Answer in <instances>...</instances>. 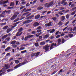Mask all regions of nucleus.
<instances>
[{
  "mask_svg": "<svg viewBox=\"0 0 76 76\" xmlns=\"http://www.w3.org/2000/svg\"><path fill=\"white\" fill-rule=\"evenodd\" d=\"M10 67V66L9 64H7L5 65V67H6V69H9Z\"/></svg>",
  "mask_w": 76,
  "mask_h": 76,
  "instance_id": "bb28decb",
  "label": "nucleus"
},
{
  "mask_svg": "<svg viewBox=\"0 0 76 76\" xmlns=\"http://www.w3.org/2000/svg\"><path fill=\"white\" fill-rule=\"evenodd\" d=\"M5 74V72H4L2 73H1V74H0V76H2L3 75H4Z\"/></svg>",
  "mask_w": 76,
  "mask_h": 76,
  "instance_id": "ea45409f",
  "label": "nucleus"
},
{
  "mask_svg": "<svg viewBox=\"0 0 76 76\" xmlns=\"http://www.w3.org/2000/svg\"><path fill=\"white\" fill-rule=\"evenodd\" d=\"M37 0H35L34 1H33V4H35V3H36V2H37Z\"/></svg>",
  "mask_w": 76,
  "mask_h": 76,
  "instance_id": "4d7b16f0",
  "label": "nucleus"
},
{
  "mask_svg": "<svg viewBox=\"0 0 76 76\" xmlns=\"http://www.w3.org/2000/svg\"><path fill=\"white\" fill-rule=\"evenodd\" d=\"M57 45V44L56 43H55L54 44V43H53L51 45V46L50 48V50H51V49H53V47L54 46H56Z\"/></svg>",
  "mask_w": 76,
  "mask_h": 76,
  "instance_id": "6e6552de",
  "label": "nucleus"
},
{
  "mask_svg": "<svg viewBox=\"0 0 76 76\" xmlns=\"http://www.w3.org/2000/svg\"><path fill=\"white\" fill-rule=\"evenodd\" d=\"M75 13H76V12L74 11L72 12L71 15H75Z\"/></svg>",
  "mask_w": 76,
  "mask_h": 76,
  "instance_id": "e433bc0d",
  "label": "nucleus"
},
{
  "mask_svg": "<svg viewBox=\"0 0 76 76\" xmlns=\"http://www.w3.org/2000/svg\"><path fill=\"white\" fill-rule=\"evenodd\" d=\"M69 21H68L67 22H66V23L65 24V26H66L67 25H68V24H69Z\"/></svg>",
  "mask_w": 76,
  "mask_h": 76,
  "instance_id": "8fccbe9b",
  "label": "nucleus"
},
{
  "mask_svg": "<svg viewBox=\"0 0 76 76\" xmlns=\"http://www.w3.org/2000/svg\"><path fill=\"white\" fill-rule=\"evenodd\" d=\"M6 23H1V25H4L5 24H6Z\"/></svg>",
  "mask_w": 76,
  "mask_h": 76,
  "instance_id": "774afa93",
  "label": "nucleus"
},
{
  "mask_svg": "<svg viewBox=\"0 0 76 76\" xmlns=\"http://www.w3.org/2000/svg\"><path fill=\"white\" fill-rule=\"evenodd\" d=\"M7 35L6 34L4 36H3L2 37V38H1V39H4V38H7Z\"/></svg>",
  "mask_w": 76,
  "mask_h": 76,
  "instance_id": "ddd939ff",
  "label": "nucleus"
},
{
  "mask_svg": "<svg viewBox=\"0 0 76 76\" xmlns=\"http://www.w3.org/2000/svg\"><path fill=\"white\" fill-rule=\"evenodd\" d=\"M15 6V4H14V3L11 2L10 4V6Z\"/></svg>",
  "mask_w": 76,
  "mask_h": 76,
  "instance_id": "393cba45",
  "label": "nucleus"
},
{
  "mask_svg": "<svg viewBox=\"0 0 76 76\" xmlns=\"http://www.w3.org/2000/svg\"><path fill=\"white\" fill-rule=\"evenodd\" d=\"M64 72V70H63V69H61V70H60V72H59V73H58V75H60V73H61L62 72Z\"/></svg>",
  "mask_w": 76,
  "mask_h": 76,
  "instance_id": "7c9ffc66",
  "label": "nucleus"
},
{
  "mask_svg": "<svg viewBox=\"0 0 76 76\" xmlns=\"http://www.w3.org/2000/svg\"><path fill=\"white\" fill-rule=\"evenodd\" d=\"M32 10L31 9H28L25 11V12H29V11H31Z\"/></svg>",
  "mask_w": 76,
  "mask_h": 76,
  "instance_id": "c756f323",
  "label": "nucleus"
},
{
  "mask_svg": "<svg viewBox=\"0 0 76 76\" xmlns=\"http://www.w3.org/2000/svg\"><path fill=\"white\" fill-rule=\"evenodd\" d=\"M13 70L11 69H9L8 70H7V72H12V71Z\"/></svg>",
  "mask_w": 76,
  "mask_h": 76,
  "instance_id": "37998d69",
  "label": "nucleus"
},
{
  "mask_svg": "<svg viewBox=\"0 0 76 76\" xmlns=\"http://www.w3.org/2000/svg\"><path fill=\"white\" fill-rule=\"evenodd\" d=\"M23 8H25V6H21L20 7V10H22V9H23Z\"/></svg>",
  "mask_w": 76,
  "mask_h": 76,
  "instance_id": "79ce46f5",
  "label": "nucleus"
},
{
  "mask_svg": "<svg viewBox=\"0 0 76 76\" xmlns=\"http://www.w3.org/2000/svg\"><path fill=\"white\" fill-rule=\"evenodd\" d=\"M37 32L38 33H39V32H41V30H39L37 31Z\"/></svg>",
  "mask_w": 76,
  "mask_h": 76,
  "instance_id": "13d9d810",
  "label": "nucleus"
},
{
  "mask_svg": "<svg viewBox=\"0 0 76 76\" xmlns=\"http://www.w3.org/2000/svg\"><path fill=\"white\" fill-rule=\"evenodd\" d=\"M39 53H40L39 52H38L36 55V56H35L36 57H37V56H38L39 55Z\"/></svg>",
  "mask_w": 76,
  "mask_h": 76,
  "instance_id": "c03bdc74",
  "label": "nucleus"
},
{
  "mask_svg": "<svg viewBox=\"0 0 76 76\" xmlns=\"http://www.w3.org/2000/svg\"><path fill=\"white\" fill-rule=\"evenodd\" d=\"M34 37V35H29L27 36L25 38L24 40L25 41H27V40L28 39V38H31V37Z\"/></svg>",
  "mask_w": 76,
  "mask_h": 76,
  "instance_id": "20e7f679",
  "label": "nucleus"
},
{
  "mask_svg": "<svg viewBox=\"0 0 76 76\" xmlns=\"http://www.w3.org/2000/svg\"><path fill=\"white\" fill-rule=\"evenodd\" d=\"M66 19H69V14H67L66 15Z\"/></svg>",
  "mask_w": 76,
  "mask_h": 76,
  "instance_id": "f704fd0d",
  "label": "nucleus"
},
{
  "mask_svg": "<svg viewBox=\"0 0 76 76\" xmlns=\"http://www.w3.org/2000/svg\"><path fill=\"white\" fill-rule=\"evenodd\" d=\"M50 37V35L49 34H46L43 37V38L44 39H46L47 38H48Z\"/></svg>",
  "mask_w": 76,
  "mask_h": 76,
  "instance_id": "1a4fd4ad",
  "label": "nucleus"
},
{
  "mask_svg": "<svg viewBox=\"0 0 76 76\" xmlns=\"http://www.w3.org/2000/svg\"><path fill=\"white\" fill-rule=\"evenodd\" d=\"M23 29V28H20V29H19V30H18V32H22Z\"/></svg>",
  "mask_w": 76,
  "mask_h": 76,
  "instance_id": "72a5a7b5",
  "label": "nucleus"
},
{
  "mask_svg": "<svg viewBox=\"0 0 76 76\" xmlns=\"http://www.w3.org/2000/svg\"><path fill=\"white\" fill-rule=\"evenodd\" d=\"M50 47V46L48 45H45V46L43 47V49H45V50L46 51H47L48 50H49V48Z\"/></svg>",
  "mask_w": 76,
  "mask_h": 76,
  "instance_id": "39448f33",
  "label": "nucleus"
},
{
  "mask_svg": "<svg viewBox=\"0 0 76 76\" xmlns=\"http://www.w3.org/2000/svg\"><path fill=\"white\" fill-rule=\"evenodd\" d=\"M25 49V47H21V48H20V50H24Z\"/></svg>",
  "mask_w": 76,
  "mask_h": 76,
  "instance_id": "58836bf2",
  "label": "nucleus"
},
{
  "mask_svg": "<svg viewBox=\"0 0 76 76\" xmlns=\"http://www.w3.org/2000/svg\"><path fill=\"white\" fill-rule=\"evenodd\" d=\"M76 9V7H74V8L72 9L71 10V11H73V10H75V9Z\"/></svg>",
  "mask_w": 76,
  "mask_h": 76,
  "instance_id": "bf43d9fd",
  "label": "nucleus"
},
{
  "mask_svg": "<svg viewBox=\"0 0 76 76\" xmlns=\"http://www.w3.org/2000/svg\"><path fill=\"white\" fill-rule=\"evenodd\" d=\"M4 4V1H1L0 2V4L1 5V4Z\"/></svg>",
  "mask_w": 76,
  "mask_h": 76,
  "instance_id": "473e14b6",
  "label": "nucleus"
},
{
  "mask_svg": "<svg viewBox=\"0 0 76 76\" xmlns=\"http://www.w3.org/2000/svg\"><path fill=\"white\" fill-rule=\"evenodd\" d=\"M33 16H30L28 18V19H31V18H32Z\"/></svg>",
  "mask_w": 76,
  "mask_h": 76,
  "instance_id": "052dcab7",
  "label": "nucleus"
},
{
  "mask_svg": "<svg viewBox=\"0 0 76 76\" xmlns=\"http://www.w3.org/2000/svg\"><path fill=\"white\" fill-rule=\"evenodd\" d=\"M27 51L25 50H23V51H22L21 52V53H25L26 52H27Z\"/></svg>",
  "mask_w": 76,
  "mask_h": 76,
  "instance_id": "4c0bfd02",
  "label": "nucleus"
},
{
  "mask_svg": "<svg viewBox=\"0 0 76 76\" xmlns=\"http://www.w3.org/2000/svg\"><path fill=\"white\" fill-rule=\"evenodd\" d=\"M35 46H36V47H38L39 46V45H38V43L37 42L35 44Z\"/></svg>",
  "mask_w": 76,
  "mask_h": 76,
  "instance_id": "a19ab883",
  "label": "nucleus"
},
{
  "mask_svg": "<svg viewBox=\"0 0 76 76\" xmlns=\"http://www.w3.org/2000/svg\"><path fill=\"white\" fill-rule=\"evenodd\" d=\"M56 32V30L54 29H53L50 31V34H52V33H54V32Z\"/></svg>",
  "mask_w": 76,
  "mask_h": 76,
  "instance_id": "a211bd4d",
  "label": "nucleus"
},
{
  "mask_svg": "<svg viewBox=\"0 0 76 76\" xmlns=\"http://www.w3.org/2000/svg\"><path fill=\"white\" fill-rule=\"evenodd\" d=\"M64 41H65L64 39H62V43H64Z\"/></svg>",
  "mask_w": 76,
  "mask_h": 76,
  "instance_id": "6e6d98bb",
  "label": "nucleus"
},
{
  "mask_svg": "<svg viewBox=\"0 0 76 76\" xmlns=\"http://www.w3.org/2000/svg\"><path fill=\"white\" fill-rule=\"evenodd\" d=\"M40 18V15H37L35 17V19H39Z\"/></svg>",
  "mask_w": 76,
  "mask_h": 76,
  "instance_id": "f3484780",
  "label": "nucleus"
},
{
  "mask_svg": "<svg viewBox=\"0 0 76 76\" xmlns=\"http://www.w3.org/2000/svg\"><path fill=\"white\" fill-rule=\"evenodd\" d=\"M2 17H4V15L3 13H2L0 15V18H2Z\"/></svg>",
  "mask_w": 76,
  "mask_h": 76,
  "instance_id": "cd10ccee",
  "label": "nucleus"
},
{
  "mask_svg": "<svg viewBox=\"0 0 76 76\" xmlns=\"http://www.w3.org/2000/svg\"><path fill=\"white\" fill-rule=\"evenodd\" d=\"M39 25V23L36 22L34 23V26H38Z\"/></svg>",
  "mask_w": 76,
  "mask_h": 76,
  "instance_id": "f8f14e48",
  "label": "nucleus"
},
{
  "mask_svg": "<svg viewBox=\"0 0 76 76\" xmlns=\"http://www.w3.org/2000/svg\"><path fill=\"white\" fill-rule=\"evenodd\" d=\"M61 32H59V31H58L55 33V35H58H58H60V34H61Z\"/></svg>",
  "mask_w": 76,
  "mask_h": 76,
  "instance_id": "4468645a",
  "label": "nucleus"
},
{
  "mask_svg": "<svg viewBox=\"0 0 76 76\" xmlns=\"http://www.w3.org/2000/svg\"><path fill=\"white\" fill-rule=\"evenodd\" d=\"M9 1L7 0L6 1H4V4H6V3H8V2Z\"/></svg>",
  "mask_w": 76,
  "mask_h": 76,
  "instance_id": "680f3d73",
  "label": "nucleus"
},
{
  "mask_svg": "<svg viewBox=\"0 0 76 76\" xmlns=\"http://www.w3.org/2000/svg\"><path fill=\"white\" fill-rule=\"evenodd\" d=\"M76 20H74L72 22V23H76Z\"/></svg>",
  "mask_w": 76,
  "mask_h": 76,
  "instance_id": "338daca9",
  "label": "nucleus"
},
{
  "mask_svg": "<svg viewBox=\"0 0 76 76\" xmlns=\"http://www.w3.org/2000/svg\"><path fill=\"white\" fill-rule=\"evenodd\" d=\"M13 7H8L7 8L8 9H13Z\"/></svg>",
  "mask_w": 76,
  "mask_h": 76,
  "instance_id": "69168bd1",
  "label": "nucleus"
},
{
  "mask_svg": "<svg viewBox=\"0 0 76 76\" xmlns=\"http://www.w3.org/2000/svg\"><path fill=\"white\" fill-rule=\"evenodd\" d=\"M5 47H6L5 45H2V46H1V48L2 49L5 48Z\"/></svg>",
  "mask_w": 76,
  "mask_h": 76,
  "instance_id": "c9c22d12",
  "label": "nucleus"
},
{
  "mask_svg": "<svg viewBox=\"0 0 76 76\" xmlns=\"http://www.w3.org/2000/svg\"><path fill=\"white\" fill-rule=\"evenodd\" d=\"M10 47H8L7 48L5 49V51H9V50H10Z\"/></svg>",
  "mask_w": 76,
  "mask_h": 76,
  "instance_id": "dca6fc26",
  "label": "nucleus"
},
{
  "mask_svg": "<svg viewBox=\"0 0 76 76\" xmlns=\"http://www.w3.org/2000/svg\"><path fill=\"white\" fill-rule=\"evenodd\" d=\"M41 29V27L40 26H39L38 27H37V30L38 29Z\"/></svg>",
  "mask_w": 76,
  "mask_h": 76,
  "instance_id": "a18cd8bd",
  "label": "nucleus"
},
{
  "mask_svg": "<svg viewBox=\"0 0 76 76\" xmlns=\"http://www.w3.org/2000/svg\"><path fill=\"white\" fill-rule=\"evenodd\" d=\"M43 7H39L37 8V9L38 10H41L43 9Z\"/></svg>",
  "mask_w": 76,
  "mask_h": 76,
  "instance_id": "2eb2a0df",
  "label": "nucleus"
},
{
  "mask_svg": "<svg viewBox=\"0 0 76 76\" xmlns=\"http://www.w3.org/2000/svg\"><path fill=\"white\" fill-rule=\"evenodd\" d=\"M35 33H36V32L35 31H33L32 32V34H35Z\"/></svg>",
  "mask_w": 76,
  "mask_h": 76,
  "instance_id": "e2e57ef3",
  "label": "nucleus"
},
{
  "mask_svg": "<svg viewBox=\"0 0 76 76\" xmlns=\"http://www.w3.org/2000/svg\"><path fill=\"white\" fill-rule=\"evenodd\" d=\"M14 61L16 64H18V63H19V61L18 60H15Z\"/></svg>",
  "mask_w": 76,
  "mask_h": 76,
  "instance_id": "2f4dec72",
  "label": "nucleus"
},
{
  "mask_svg": "<svg viewBox=\"0 0 76 76\" xmlns=\"http://www.w3.org/2000/svg\"><path fill=\"white\" fill-rule=\"evenodd\" d=\"M66 1V0H63L61 2V4H62L64 3V2Z\"/></svg>",
  "mask_w": 76,
  "mask_h": 76,
  "instance_id": "603ef678",
  "label": "nucleus"
},
{
  "mask_svg": "<svg viewBox=\"0 0 76 76\" xmlns=\"http://www.w3.org/2000/svg\"><path fill=\"white\" fill-rule=\"evenodd\" d=\"M19 13L17 12L16 13V15H14L11 18V20H14V19H16V17H17V15H19Z\"/></svg>",
  "mask_w": 76,
  "mask_h": 76,
  "instance_id": "f03ea898",
  "label": "nucleus"
},
{
  "mask_svg": "<svg viewBox=\"0 0 76 76\" xmlns=\"http://www.w3.org/2000/svg\"><path fill=\"white\" fill-rule=\"evenodd\" d=\"M60 37V35H58L56 37V38H59V37Z\"/></svg>",
  "mask_w": 76,
  "mask_h": 76,
  "instance_id": "3c124183",
  "label": "nucleus"
},
{
  "mask_svg": "<svg viewBox=\"0 0 76 76\" xmlns=\"http://www.w3.org/2000/svg\"><path fill=\"white\" fill-rule=\"evenodd\" d=\"M58 45H60V43L61 42V39H58Z\"/></svg>",
  "mask_w": 76,
  "mask_h": 76,
  "instance_id": "aec40b11",
  "label": "nucleus"
},
{
  "mask_svg": "<svg viewBox=\"0 0 76 76\" xmlns=\"http://www.w3.org/2000/svg\"><path fill=\"white\" fill-rule=\"evenodd\" d=\"M17 47H18L17 45H12V47H13L14 48H17Z\"/></svg>",
  "mask_w": 76,
  "mask_h": 76,
  "instance_id": "c85d7f7f",
  "label": "nucleus"
},
{
  "mask_svg": "<svg viewBox=\"0 0 76 76\" xmlns=\"http://www.w3.org/2000/svg\"><path fill=\"white\" fill-rule=\"evenodd\" d=\"M27 63V62H25L24 61L23 62L20 63L19 64L15 66L14 68L15 69H17V68H18V67H19L22 66H23V65H24V64H25Z\"/></svg>",
  "mask_w": 76,
  "mask_h": 76,
  "instance_id": "f257e3e1",
  "label": "nucleus"
},
{
  "mask_svg": "<svg viewBox=\"0 0 76 76\" xmlns=\"http://www.w3.org/2000/svg\"><path fill=\"white\" fill-rule=\"evenodd\" d=\"M28 13H29V12H26L25 13L23 14V16H24L25 15H27V14H28Z\"/></svg>",
  "mask_w": 76,
  "mask_h": 76,
  "instance_id": "5fc2aeb1",
  "label": "nucleus"
},
{
  "mask_svg": "<svg viewBox=\"0 0 76 76\" xmlns=\"http://www.w3.org/2000/svg\"><path fill=\"white\" fill-rule=\"evenodd\" d=\"M45 26H53V25H52L51 22H50L49 23H46L45 24Z\"/></svg>",
  "mask_w": 76,
  "mask_h": 76,
  "instance_id": "423d86ee",
  "label": "nucleus"
},
{
  "mask_svg": "<svg viewBox=\"0 0 76 76\" xmlns=\"http://www.w3.org/2000/svg\"><path fill=\"white\" fill-rule=\"evenodd\" d=\"M35 53H33L31 54V57H34V56H35Z\"/></svg>",
  "mask_w": 76,
  "mask_h": 76,
  "instance_id": "49530a36",
  "label": "nucleus"
},
{
  "mask_svg": "<svg viewBox=\"0 0 76 76\" xmlns=\"http://www.w3.org/2000/svg\"><path fill=\"white\" fill-rule=\"evenodd\" d=\"M8 28V26H5L4 28H3V29H7Z\"/></svg>",
  "mask_w": 76,
  "mask_h": 76,
  "instance_id": "a878e982",
  "label": "nucleus"
},
{
  "mask_svg": "<svg viewBox=\"0 0 76 76\" xmlns=\"http://www.w3.org/2000/svg\"><path fill=\"white\" fill-rule=\"evenodd\" d=\"M58 14L59 15H63V13H62L61 12H58Z\"/></svg>",
  "mask_w": 76,
  "mask_h": 76,
  "instance_id": "de8ad7c7",
  "label": "nucleus"
},
{
  "mask_svg": "<svg viewBox=\"0 0 76 76\" xmlns=\"http://www.w3.org/2000/svg\"><path fill=\"white\" fill-rule=\"evenodd\" d=\"M16 41L15 40L12 41L11 42V44H15L16 43Z\"/></svg>",
  "mask_w": 76,
  "mask_h": 76,
  "instance_id": "b1692460",
  "label": "nucleus"
},
{
  "mask_svg": "<svg viewBox=\"0 0 76 76\" xmlns=\"http://www.w3.org/2000/svg\"><path fill=\"white\" fill-rule=\"evenodd\" d=\"M20 32L18 31V32L16 34V36H17V37H18V36H20V35H21V34H22V32H21V33H20Z\"/></svg>",
  "mask_w": 76,
  "mask_h": 76,
  "instance_id": "9b49d317",
  "label": "nucleus"
},
{
  "mask_svg": "<svg viewBox=\"0 0 76 76\" xmlns=\"http://www.w3.org/2000/svg\"><path fill=\"white\" fill-rule=\"evenodd\" d=\"M52 19H53V20L55 21L56 20V17H55L53 18H52Z\"/></svg>",
  "mask_w": 76,
  "mask_h": 76,
  "instance_id": "09e8293b",
  "label": "nucleus"
},
{
  "mask_svg": "<svg viewBox=\"0 0 76 76\" xmlns=\"http://www.w3.org/2000/svg\"><path fill=\"white\" fill-rule=\"evenodd\" d=\"M62 20L61 21H63L64 19H65V16H63L61 17Z\"/></svg>",
  "mask_w": 76,
  "mask_h": 76,
  "instance_id": "412c9836",
  "label": "nucleus"
},
{
  "mask_svg": "<svg viewBox=\"0 0 76 76\" xmlns=\"http://www.w3.org/2000/svg\"><path fill=\"white\" fill-rule=\"evenodd\" d=\"M54 38V37L53 36H51L50 37H49V38H50V39H53Z\"/></svg>",
  "mask_w": 76,
  "mask_h": 76,
  "instance_id": "864d4df0",
  "label": "nucleus"
},
{
  "mask_svg": "<svg viewBox=\"0 0 76 76\" xmlns=\"http://www.w3.org/2000/svg\"><path fill=\"white\" fill-rule=\"evenodd\" d=\"M69 37H70L71 38H72V37H73V34H70L69 35Z\"/></svg>",
  "mask_w": 76,
  "mask_h": 76,
  "instance_id": "0e129e2a",
  "label": "nucleus"
},
{
  "mask_svg": "<svg viewBox=\"0 0 76 76\" xmlns=\"http://www.w3.org/2000/svg\"><path fill=\"white\" fill-rule=\"evenodd\" d=\"M45 7H49L50 6L49 3H46L45 5Z\"/></svg>",
  "mask_w": 76,
  "mask_h": 76,
  "instance_id": "9d476101",
  "label": "nucleus"
},
{
  "mask_svg": "<svg viewBox=\"0 0 76 76\" xmlns=\"http://www.w3.org/2000/svg\"><path fill=\"white\" fill-rule=\"evenodd\" d=\"M32 20H26L23 23V24H25L26 23H30V22H32Z\"/></svg>",
  "mask_w": 76,
  "mask_h": 76,
  "instance_id": "0eeeda50",
  "label": "nucleus"
},
{
  "mask_svg": "<svg viewBox=\"0 0 76 76\" xmlns=\"http://www.w3.org/2000/svg\"><path fill=\"white\" fill-rule=\"evenodd\" d=\"M45 42H41L40 43V45H43L45 44Z\"/></svg>",
  "mask_w": 76,
  "mask_h": 76,
  "instance_id": "4be33fe9",
  "label": "nucleus"
},
{
  "mask_svg": "<svg viewBox=\"0 0 76 76\" xmlns=\"http://www.w3.org/2000/svg\"><path fill=\"white\" fill-rule=\"evenodd\" d=\"M16 25L15 26H13L11 27L12 28H10L7 29V33H9V32H10V31H11L13 29H12V28H15V27H16Z\"/></svg>",
  "mask_w": 76,
  "mask_h": 76,
  "instance_id": "7ed1b4c3",
  "label": "nucleus"
},
{
  "mask_svg": "<svg viewBox=\"0 0 76 76\" xmlns=\"http://www.w3.org/2000/svg\"><path fill=\"white\" fill-rule=\"evenodd\" d=\"M54 5V2L53 1H51L49 3V5L50 6H52V5Z\"/></svg>",
  "mask_w": 76,
  "mask_h": 76,
  "instance_id": "5701e85b",
  "label": "nucleus"
},
{
  "mask_svg": "<svg viewBox=\"0 0 76 76\" xmlns=\"http://www.w3.org/2000/svg\"><path fill=\"white\" fill-rule=\"evenodd\" d=\"M63 23L61 21H60L58 23V25L59 26H61Z\"/></svg>",
  "mask_w": 76,
  "mask_h": 76,
  "instance_id": "6ab92c4d",
  "label": "nucleus"
}]
</instances>
